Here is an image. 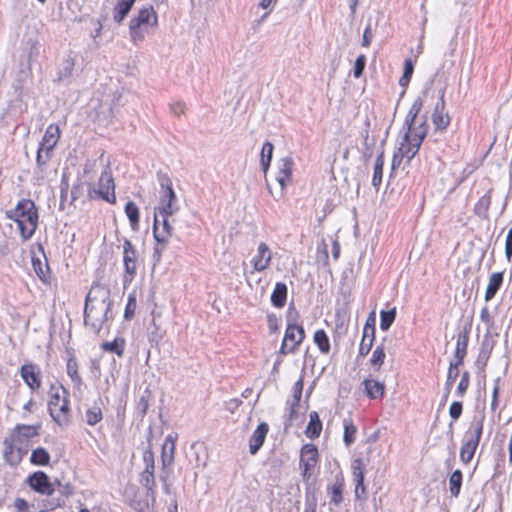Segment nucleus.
Listing matches in <instances>:
<instances>
[{
    "label": "nucleus",
    "instance_id": "1",
    "mask_svg": "<svg viewBox=\"0 0 512 512\" xmlns=\"http://www.w3.org/2000/svg\"><path fill=\"white\" fill-rule=\"evenodd\" d=\"M112 302L108 289L92 288L86 296L84 306V325L93 334L98 335L103 328H109Z\"/></svg>",
    "mask_w": 512,
    "mask_h": 512
},
{
    "label": "nucleus",
    "instance_id": "2",
    "mask_svg": "<svg viewBox=\"0 0 512 512\" xmlns=\"http://www.w3.org/2000/svg\"><path fill=\"white\" fill-rule=\"evenodd\" d=\"M422 106V99L416 98L403 124L404 135L400 143L399 152L401 157H406L408 160L418 153L421 143L428 133L426 117L423 116L418 119Z\"/></svg>",
    "mask_w": 512,
    "mask_h": 512
},
{
    "label": "nucleus",
    "instance_id": "3",
    "mask_svg": "<svg viewBox=\"0 0 512 512\" xmlns=\"http://www.w3.org/2000/svg\"><path fill=\"white\" fill-rule=\"evenodd\" d=\"M5 217L17 224L23 241L31 239L35 234L38 227L39 213L37 206L31 199H20L15 208L5 212Z\"/></svg>",
    "mask_w": 512,
    "mask_h": 512
},
{
    "label": "nucleus",
    "instance_id": "4",
    "mask_svg": "<svg viewBox=\"0 0 512 512\" xmlns=\"http://www.w3.org/2000/svg\"><path fill=\"white\" fill-rule=\"evenodd\" d=\"M484 426V417H474L469 429L465 433V439L460 449V460L468 464L474 457L480 443Z\"/></svg>",
    "mask_w": 512,
    "mask_h": 512
},
{
    "label": "nucleus",
    "instance_id": "5",
    "mask_svg": "<svg viewBox=\"0 0 512 512\" xmlns=\"http://www.w3.org/2000/svg\"><path fill=\"white\" fill-rule=\"evenodd\" d=\"M143 461L145 463V468L140 474L139 482L146 489L147 497H150L151 501L154 502L156 496V481L154 475L155 461L154 453L150 446L143 452Z\"/></svg>",
    "mask_w": 512,
    "mask_h": 512
},
{
    "label": "nucleus",
    "instance_id": "6",
    "mask_svg": "<svg viewBox=\"0 0 512 512\" xmlns=\"http://www.w3.org/2000/svg\"><path fill=\"white\" fill-rule=\"evenodd\" d=\"M318 461L319 453L317 446L312 443L304 444L300 451L299 462L300 468L302 469L301 475L304 481H308L311 478Z\"/></svg>",
    "mask_w": 512,
    "mask_h": 512
},
{
    "label": "nucleus",
    "instance_id": "7",
    "mask_svg": "<svg viewBox=\"0 0 512 512\" xmlns=\"http://www.w3.org/2000/svg\"><path fill=\"white\" fill-rule=\"evenodd\" d=\"M138 252L130 240L123 242L124 282H131L137 273Z\"/></svg>",
    "mask_w": 512,
    "mask_h": 512
},
{
    "label": "nucleus",
    "instance_id": "8",
    "mask_svg": "<svg viewBox=\"0 0 512 512\" xmlns=\"http://www.w3.org/2000/svg\"><path fill=\"white\" fill-rule=\"evenodd\" d=\"M26 483L35 492L41 495L52 496L55 492V484L50 481L44 471H36L28 476Z\"/></svg>",
    "mask_w": 512,
    "mask_h": 512
},
{
    "label": "nucleus",
    "instance_id": "9",
    "mask_svg": "<svg viewBox=\"0 0 512 512\" xmlns=\"http://www.w3.org/2000/svg\"><path fill=\"white\" fill-rule=\"evenodd\" d=\"M19 374L24 383L32 392L38 391L42 386V372L35 363L23 364L19 369Z\"/></svg>",
    "mask_w": 512,
    "mask_h": 512
},
{
    "label": "nucleus",
    "instance_id": "10",
    "mask_svg": "<svg viewBox=\"0 0 512 512\" xmlns=\"http://www.w3.org/2000/svg\"><path fill=\"white\" fill-rule=\"evenodd\" d=\"M61 389L63 390V393L65 394L62 397V402L59 404L58 407L52 408L51 412L49 413L53 421L59 425L62 428H66L71 423V409L69 406V399H68V392L66 389L61 386Z\"/></svg>",
    "mask_w": 512,
    "mask_h": 512
},
{
    "label": "nucleus",
    "instance_id": "11",
    "mask_svg": "<svg viewBox=\"0 0 512 512\" xmlns=\"http://www.w3.org/2000/svg\"><path fill=\"white\" fill-rule=\"evenodd\" d=\"M173 234V227L169 222V217H160L154 213L153 236L156 242L167 246L169 238Z\"/></svg>",
    "mask_w": 512,
    "mask_h": 512
},
{
    "label": "nucleus",
    "instance_id": "12",
    "mask_svg": "<svg viewBox=\"0 0 512 512\" xmlns=\"http://www.w3.org/2000/svg\"><path fill=\"white\" fill-rule=\"evenodd\" d=\"M94 192L104 201L110 204L116 203L115 184L110 171L105 170L102 172L99 179V189Z\"/></svg>",
    "mask_w": 512,
    "mask_h": 512
},
{
    "label": "nucleus",
    "instance_id": "13",
    "mask_svg": "<svg viewBox=\"0 0 512 512\" xmlns=\"http://www.w3.org/2000/svg\"><path fill=\"white\" fill-rule=\"evenodd\" d=\"M344 486V475L341 471H339L335 475L334 483L327 487V495L329 497L330 504L334 506H339L343 502Z\"/></svg>",
    "mask_w": 512,
    "mask_h": 512
},
{
    "label": "nucleus",
    "instance_id": "14",
    "mask_svg": "<svg viewBox=\"0 0 512 512\" xmlns=\"http://www.w3.org/2000/svg\"><path fill=\"white\" fill-rule=\"evenodd\" d=\"M445 90L440 91V97L435 105L434 112L432 114V122L436 129L444 130L450 123V117L444 113L445 109Z\"/></svg>",
    "mask_w": 512,
    "mask_h": 512
},
{
    "label": "nucleus",
    "instance_id": "15",
    "mask_svg": "<svg viewBox=\"0 0 512 512\" xmlns=\"http://www.w3.org/2000/svg\"><path fill=\"white\" fill-rule=\"evenodd\" d=\"M156 176L160 186L159 201H177L178 198L172 187V180L169 175L165 172L158 171Z\"/></svg>",
    "mask_w": 512,
    "mask_h": 512
},
{
    "label": "nucleus",
    "instance_id": "16",
    "mask_svg": "<svg viewBox=\"0 0 512 512\" xmlns=\"http://www.w3.org/2000/svg\"><path fill=\"white\" fill-rule=\"evenodd\" d=\"M269 426L266 422H261L249 439V452L251 455L257 454L260 448L263 446Z\"/></svg>",
    "mask_w": 512,
    "mask_h": 512
},
{
    "label": "nucleus",
    "instance_id": "17",
    "mask_svg": "<svg viewBox=\"0 0 512 512\" xmlns=\"http://www.w3.org/2000/svg\"><path fill=\"white\" fill-rule=\"evenodd\" d=\"M271 252L266 243L259 244L257 254L252 259V264L255 271H263L268 268L271 262Z\"/></svg>",
    "mask_w": 512,
    "mask_h": 512
},
{
    "label": "nucleus",
    "instance_id": "18",
    "mask_svg": "<svg viewBox=\"0 0 512 512\" xmlns=\"http://www.w3.org/2000/svg\"><path fill=\"white\" fill-rule=\"evenodd\" d=\"M293 165L294 161L291 157H284L279 161V169L276 180L281 186L282 191L286 188L287 184L291 180Z\"/></svg>",
    "mask_w": 512,
    "mask_h": 512
},
{
    "label": "nucleus",
    "instance_id": "19",
    "mask_svg": "<svg viewBox=\"0 0 512 512\" xmlns=\"http://www.w3.org/2000/svg\"><path fill=\"white\" fill-rule=\"evenodd\" d=\"M352 474L355 481V496L357 499L365 497L363 463L361 459L352 462Z\"/></svg>",
    "mask_w": 512,
    "mask_h": 512
},
{
    "label": "nucleus",
    "instance_id": "20",
    "mask_svg": "<svg viewBox=\"0 0 512 512\" xmlns=\"http://www.w3.org/2000/svg\"><path fill=\"white\" fill-rule=\"evenodd\" d=\"M469 342V331L464 329L457 335L456 347L454 352V363L455 365H462L464 358L467 354V347Z\"/></svg>",
    "mask_w": 512,
    "mask_h": 512
},
{
    "label": "nucleus",
    "instance_id": "21",
    "mask_svg": "<svg viewBox=\"0 0 512 512\" xmlns=\"http://www.w3.org/2000/svg\"><path fill=\"white\" fill-rule=\"evenodd\" d=\"M60 138V130L58 126L49 125L44 133L42 141L39 143L40 149L53 152L54 147L56 146L58 140Z\"/></svg>",
    "mask_w": 512,
    "mask_h": 512
},
{
    "label": "nucleus",
    "instance_id": "22",
    "mask_svg": "<svg viewBox=\"0 0 512 512\" xmlns=\"http://www.w3.org/2000/svg\"><path fill=\"white\" fill-rule=\"evenodd\" d=\"M19 443L17 441V435L6 437L3 441L4 452L3 456L5 461L11 466H17L20 463L19 454H15V445Z\"/></svg>",
    "mask_w": 512,
    "mask_h": 512
},
{
    "label": "nucleus",
    "instance_id": "23",
    "mask_svg": "<svg viewBox=\"0 0 512 512\" xmlns=\"http://www.w3.org/2000/svg\"><path fill=\"white\" fill-rule=\"evenodd\" d=\"M39 250L41 251V253L44 257V262L41 261V259L39 257H37L35 254H33L31 257L32 266H33V270L35 271V273L39 277V279L41 281H43L44 283H46V282H48L50 269H49L48 261L45 256L44 249H43L42 245H39Z\"/></svg>",
    "mask_w": 512,
    "mask_h": 512
},
{
    "label": "nucleus",
    "instance_id": "24",
    "mask_svg": "<svg viewBox=\"0 0 512 512\" xmlns=\"http://www.w3.org/2000/svg\"><path fill=\"white\" fill-rule=\"evenodd\" d=\"M174 453H175V440L171 435L167 436L163 445L161 452V462L163 471H167V469L174 462Z\"/></svg>",
    "mask_w": 512,
    "mask_h": 512
},
{
    "label": "nucleus",
    "instance_id": "25",
    "mask_svg": "<svg viewBox=\"0 0 512 512\" xmlns=\"http://www.w3.org/2000/svg\"><path fill=\"white\" fill-rule=\"evenodd\" d=\"M38 428L39 426L17 424L11 432V435H17V441L19 443L25 442L35 436H38Z\"/></svg>",
    "mask_w": 512,
    "mask_h": 512
},
{
    "label": "nucleus",
    "instance_id": "26",
    "mask_svg": "<svg viewBox=\"0 0 512 512\" xmlns=\"http://www.w3.org/2000/svg\"><path fill=\"white\" fill-rule=\"evenodd\" d=\"M288 294L287 285L283 282H277L271 294V303L276 308H282L286 304Z\"/></svg>",
    "mask_w": 512,
    "mask_h": 512
},
{
    "label": "nucleus",
    "instance_id": "27",
    "mask_svg": "<svg viewBox=\"0 0 512 512\" xmlns=\"http://www.w3.org/2000/svg\"><path fill=\"white\" fill-rule=\"evenodd\" d=\"M503 283V273L495 272L489 277L488 285L485 292V301L492 300Z\"/></svg>",
    "mask_w": 512,
    "mask_h": 512
},
{
    "label": "nucleus",
    "instance_id": "28",
    "mask_svg": "<svg viewBox=\"0 0 512 512\" xmlns=\"http://www.w3.org/2000/svg\"><path fill=\"white\" fill-rule=\"evenodd\" d=\"M362 385L364 386L366 395L371 399L382 397L384 395V383L372 378H366L362 382Z\"/></svg>",
    "mask_w": 512,
    "mask_h": 512
},
{
    "label": "nucleus",
    "instance_id": "29",
    "mask_svg": "<svg viewBox=\"0 0 512 512\" xmlns=\"http://www.w3.org/2000/svg\"><path fill=\"white\" fill-rule=\"evenodd\" d=\"M66 371L68 376L71 378L74 388L80 389L83 384V381L78 372L77 359L73 354H71L67 360Z\"/></svg>",
    "mask_w": 512,
    "mask_h": 512
},
{
    "label": "nucleus",
    "instance_id": "30",
    "mask_svg": "<svg viewBox=\"0 0 512 512\" xmlns=\"http://www.w3.org/2000/svg\"><path fill=\"white\" fill-rule=\"evenodd\" d=\"M309 417L310 419L305 430V435L310 439L318 438L322 431V422L316 411H312Z\"/></svg>",
    "mask_w": 512,
    "mask_h": 512
},
{
    "label": "nucleus",
    "instance_id": "31",
    "mask_svg": "<svg viewBox=\"0 0 512 512\" xmlns=\"http://www.w3.org/2000/svg\"><path fill=\"white\" fill-rule=\"evenodd\" d=\"M491 205V190L487 191L475 204L474 213L482 218L487 219L489 217V208Z\"/></svg>",
    "mask_w": 512,
    "mask_h": 512
},
{
    "label": "nucleus",
    "instance_id": "32",
    "mask_svg": "<svg viewBox=\"0 0 512 512\" xmlns=\"http://www.w3.org/2000/svg\"><path fill=\"white\" fill-rule=\"evenodd\" d=\"M153 17L154 23L157 24V14L153 7L143 8L139 11L138 15L130 20L134 26L141 27L142 25L149 24L150 18Z\"/></svg>",
    "mask_w": 512,
    "mask_h": 512
},
{
    "label": "nucleus",
    "instance_id": "33",
    "mask_svg": "<svg viewBox=\"0 0 512 512\" xmlns=\"http://www.w3.org/2000/svg\"><path fill=\"white\" fill-rule=\"evenodd\" d=\"M179 211V204L177 201H159V205L155 208V213L160 217H169Z\"/></svg>",
    "mask_w": 512,
    "mask_h": 512
},
{
    "label": "nucleus",
    "instance_id": "34",
    "mask_svg": "<svg viewBox=\"0 0 512 512\" xmlns=\"http://www.w3.org/2000/svg\"><path fill=\"white\" fill-rule=\"evenodd\" d=\"M136 0H118L114 11V20L121 23L129 14Z\"/></svg>",
    "mask_w": 512,
    "mask_h": 512
},
{
    "label": "nucleus",
    "instance_id": "35",
    "mask_svg": "<svg viewBox=\"0 0 512 512\" xmlns=\"http://www.w3.org/2000/svg\"><path fill=\"white\" fill-rule=\"evenodd\" d=\"M101 400L95 401L93 406L88 408L85 413V421L89 426H95L103 419V413L100 406Z\"/></svg>",
    "mask_w": 512,
    "mask_h": 512
},
{
    "label": "nucleus",
    "instance_id": "36",
    "mask_svg": "<svg viewBox=\"0 0 512 512\" xmlns=\"http://www.w3.org/2000/svg\"><path fill=\"white\" fill-rule=\"evenodd\" d=\"M126 341L122 337H116L113 341L103 342L101 348L106 352L115 353L118 357H122L125 351Z\"/></svg>",
    "mask_w": 512,
    "mask_h": 512
},
{
    "label": "nucleus",
    "instance_id": "37",
    "mask_svg": "<svg viewBox=\"0 0 512 512\" xmlns=\"http://www.w3.org/2000/svg\"><path fill=\"white\" fill-rule=\"evenodd\" d=\"M125 213L130 222L131 228L136 231L139 228L140 213L138 206L133 201H128L125 205Z\"/></svg>",
    "mask_w": 512,
    "mask_h": 512
},
{
    "label": "nucleus",
    "instance_id": "38",
    "mask_svg": "<svg viewBox=\"0 0 512 512\" xmlns=\"http://www.w3.org/2000/svg\"><path fill=\"white\" fill-rule=\"evenodd\" d=\"M313 341L322 354H328L330 352V340L325 330H317L314 333Z\"/></svg>",
    "mask_w": 512,
    "mask_h": 512
},
{
    "label": "nucleus",
    "instance_id": "39",
    "mask_svg": "<svg viewBox=\"0 0 512 512\" xmlns=\"http://www.w3.org/2000/svg\"><path fill=\"white\" fill-rule=\"evenodd\" d=\"M344 435L343 441L347 447L355 442L357 427L354 425L351 418H345L343 420Z\"/></svg>",
    "mask_w": 512,
    "mask_h": 512
},
{
    "label": "nucleus",
    "instance_id": "40",
    "mask_svg": "<svg viewBox=\"0 0 512 512\" xmlns=\"http://www.w3.org/2000/svg\"><path fill=\"white\" fill-rule=\"evenodd\" d=\"M30 461L33 465L46 466L50 463V454L45 448L38 447L32 451Z\"/></svg>",
    "mask_w": 512,
    "mask_h": 512
},
{
    "label": "nucleus",
    "instance_id": "41",
    "mask_svg": "<svg viewBox=\"0 0 512 512\" xmlns=\"http://www.w3.org/2000/svg\"><path fill=\"white\" fill-rule=\"evenodd\" d=\"M273 151H274V145L271 142L266 141L263 144V147L261 150V167H262V170L264 173H267V171L270 167L271 160L273 157Z\"/></svg>",
    "mask_w": 512,
    "mask_h": 512
},
{
    "label": "nucleus",
    "instance_id": "42",
    "mask_svg": "<svg viewBox=\"0 0 512 512\" xmlns=\"http://www.w3.org/2000/svg\"><path fill=\"white\" fill-rule=\"evenodd\" d=\"M383 157L384 152H381L375 162L374 165V173L372 178V185L375 187L376 191L380 189L383 177Z\"/></svg>",
    "mask_w": 512,
    "mask_h": 512
},
{
    "label": "nucleus",
    "instance_id": "43",
    "mask_svg": "<svg viewBox=\"0 0 512 512\" xmlns=\"http://www.w3.org/2000/svg\"><path fill=\"white\" fill-rule=\"evenodd\" d=\"M413 72H414V62L410 58L405 59L404 66H403V74H402L401 78L399 79V85L404 90L409 85V82L412 78Z\"/></svg>",
    "mask_w": 512,
    "mask_h": 512
},
{
    "label": "nucleus",
    "instance_id": "44",
    "mask_svg": "<svg viewBox=\"0 0 512 512\" xmlns=\"http://www.w3.org/2000/svg\"><path fill=\"white\" fill-rule=\"evenodd\" d=\"M462 479H463L462 472L460 470H458V469L455 470L450 475V478H449V491H450L452 496L458 497V495L460 493V490H461Z\"/></svg>",
    "mask_w": 512,
    "mask_h": 512
},
{
    "label": "nucleus",
    "instance_id": "45",
    "mask_svg": "<svg viewBox=\"0 0 512 512\" xmlns=\"http://www.w3.org/2000/svg\"><path fill=\"white\" fill-rule=\"evenodd\" d=\"M149 499L150 497H147V495L145 497H139L136 495L130 501V506L136 512H151Z\"/></svg>",
    "mask_w": 512,
    "mask_h": 512
},
{
    "label": "nucleus",
    "instance_id": "46",
    "mask_svg": "<svg viewBox=\"0 0 512 512\" xmlns=\"http://www.w3.org/2000/svg\"><path fill=\"white\" fill-rule=\"evenodd\" d=\"M459 366L460 365H455L454 363H450V365H449L447 379H446V383H445V390H446L445 399L447 398V395L450 393L451 388L454 384V381L456 380V378L459 375V370H458Z\"/></svg>",
    "mask_w": 512,
    "mask_h": 512
},
{
    "label": "nucleus",
    "instance_id": "47",
    "mask_svg": "<svg viewBox=\"0 0 512 512\" xmlns=\"http://www.w3.org/2000/svg\"><path fill=\"white\" fill-rule=\"evenodd\" d=\"M384 363V346L379 345L373 351L370 359V364L374 367L375 371H379L382 364Z\"/></svg>",
    "mask_w": 512,
    "mask_h": 512
},
{
    "label": "nucleus",
    "instance_id": "48",
    "mask_svg": "<svg viewBox=\"0 0 512 512\" xmlns=\"http://www.w3.org/2000/svg\"><path fill=\"white\" fill-rule=\"evenodd\" d=\"M303 387H304V382H303V379L300 378L299 380H297L295 382V384L293 386V400L287 401V405L299 407L302 393H303Z\"/></svg>",
    "mask_w": 512,
    "mask_h": 512
},
{
    "label": "nucleus",
    "instance_id": "49",
    "mask_svg": "<svg viewBox=\"0 0 512 512\" xmlns=\"http://www.w3.org/2000/svg\"><path fill=\"white\" fill-rule=\"evenodd\" d=\"M303 387H304V382H303V379L300 378L299 380H297L295 382V384L293 386V400L287 401V405L299 407L302 393H303Z\"/></svg>",
    "mask_w": 512,
    "mask_h": 512
},
{
    "label": "nucleus",
    "instance_id": "50",
    "mask_svg": "<svg viewBox=\"0 0 512 512\" xmlns=\"http://www.w3.org/2000/svg\"><path fill=\"white\" fill-rule=\"evenodd\" d=\"M303 387H304V382H303V379L300 378L299 380H297L295 382V384L293 386V400L287 401V405L299 407L302 393H303Z\"/></svg>",
    "mask_w": 512,
    "mask_h": 512
},
{
    "label": "nucleus",
    "instance_id": "51",
    "mask_svg": "<svg viewBox=\"0 0 512 512\" xmlns=\"http://www.w3.org/2000/svg\"><path fill=\"white\" fill-rule=\"evenodd\" d=\"M64 504L63 499H51V500H43L42 503L38 507L39 512H46L56 509Z\"/></svg>",
    "mask_w": 512,
    "mask_h": 512
},
{
    "label": "nucleus",
    "instance_id": "52",
    "mask_svg": "<svg viewBox=\"0 0 512 512\" xmlns=\"http://www.w3.org/2000/svg\"><path fill=\"white\" fill-rule=\"evenodd\" d=\"M136 307H137L136 297L134 295L130 294L128 296V300H127L125 311H124V318L126 320H130L134 317Z\"/></svg>",
    "mask_w": 512,
    "mask_h": 512
},
{
    "label": "nucleus",
    "instance_id": "53",
    "mask_svg": "<svg viewBox=\"0 0 512 512\" xmlns=\"http://www.w3.org/2000/svg\"><path fill=\"white\" fill-rule=\"evenodd\" d=\"M53 152H48L46 150L38 148L37 155H36V164L38 168L43 170V167L47 165V163L50 161L52 157Z\"/></svg>",
    "mask_w": 512,
    "mask_h": 512
},
{
    "label": "nucleus",
    "instance_id": "54",
    "mask_svg": "<svg viewBox=\"0 0 512 512\" xmlns=\"http://www.w3.org/2000/svg\"><path fill=\"white\" fill-rule=\"evenodd\" d=\"M470 385V374L468 371H464L461 375L460 382L457 386V393L459 396H463Z\"/></svg>",
    "mask_w": 512,
    "mask_h": 512
},
{
    "label": "nucleus",
    "instance_id": "55",
    "mask_svg": "<svg viewBox=\"0 0 512 512\" xmlns=\"http://www.w3.org/2000/svg\"><path fill=\"white\" fill-rule=\"evenodd\" d=\"M365 65H366V57L364 54H361L356 58L355 63H354L353 76L355 78H359L363 74Z\"/></svg>",
    "mask_w": 512,
    "mask_h": 512
},
{
    "label": "nucleus",
    "instance_id": "56",
    "mask_svg": "<svg viewBox=\"0 0 512 512\" xmlns=\"http://www.w3.org/2000/svg\"><path fill=\"white\" fill-rule=\"evenodd\" d=\"M74 63L71 60H66L63 63L62 68L58 72V80L62 81L65 78H69L72 75Z\"/></svg>",
    "mask_w": 512,
    "mask_h": 512
},
{
    "label": "nucleus",
    "instance_id": "57",
    "mask_svg": "<svg viewBox=\"0 0 512 512\" xmlns=\"http://www.w3.org/2000/svg\"><path fill=\"white\" fill-rule=\"evenodd\" d=\"M69 190L68 175L63 173L61 178V191H60V207L63 208L65 201L67 200Z\"/></svg>",
    "mask_w": 512,
    "mask_h": 512
},
{
    "label": "nucleus",
    "instance_id": "58",
    "mask_svg": "<svg viewBox=\"0 0 512 512\" xmlns=\"http://www.w3.org/2000/svg\"><path fill=\"white\" fill-rule=\"evenodd\" d=\"M54 484L58 487L61 496L69 497L74 493V487L69 482L63 484L61 481L55 480Z\"/></svg>",
    "mask_w": 512,
    "mask_h": 512
},
{
    "label": "nucleus",
    "instance_id": "59",
    "mask_svg": "<svg viewBox=\"0 0 512 512\" xmlns=\"http://www.w3.org/2000/svg\"><path fill=\"white\" fill-rule=\"evenodd\" d=\"M296 331H297V324L288 323L283 341H285L286 343L288 341H290V342H292V344H295V341H297V338H298L296 336Z\"/></svg>",
    "mask_w": 512,
    "mask_h": 512
},
{
    "label": "nucleus",
    "instance_id": "60",
    "mask_svg": "<svg viewBox=\"0 0 512 512\" xmlns=\"http://www.w3.org/2000/svg\"><path fill=\"white\" fill-rule=\"evenodd\" d=\"M54 390V386L52 385L51 386V394H50V399L48 401V411L49 413L51 412V409L52 408H56L59 406V404L62 402V398L59 394V391L56 390L55 392H53Z\"/></svg>",
    "mask_w": 512,
    "mask_h": 512
},
{
    "label": "nucleus",
    "instance_id": "61",
    "mask_svg": "<svg viewBox=\"0 0 512 512\" xmlns=\"http://www.w3.org/2000/svg\"><path fill=\"white\" fill-rule=\"evenodd\" d=\"M374 342H371V340H365L362 338L359 346V354L357 356V361H359L360 358H364L368 353L370 352Z\"/></svg>",
    "mask_w": 512,
    "mask_h": 512
},
{
    "label": "nucleus",
    "instance_id": "62",
    "mask_svg": "<svg viewBox=\"0 0 512 512\" xmlns=\"http://www.w3.org/2000/svg\"><path fill=\"white\" fill-rule=\"evenodd\" d=\"M462 411H463V406H462L461 402L455 401L450 405L449 414H450V417L454 421H456L460 418Z\"/></svg>",
    "mask_w": 512,
    "mask_h": 512
},
{
    "label": "nucleus",
    "instance_id": "63",
    "mask_svg": "<svg viewBox=\"0 0 512 512\" xmlns=\"http://www.w3.org/2000/svg\"><path fill=\"white\" fill-rule=\"evenodd\" d=\"M14 507L16 509V512H31L29 503L23 498H16L14 501Z\"/></svg>",
    "mask_w": 512,
    "mask_h": 512
},
{
    "label": "nucleus",
    "instance_id": "64",
    "mask_svg": "<svg viewBox=\"0 0 512 512\" xmlns=\"http://www.w3.org/2000/svg\"><path fill=\"white\" fill-rule=\"evenodd\" d=\"M505 255L510 260L512 257V228L508 230L505 242Z\"/></svg>",
    "mask_w": 512,
    "mask_h": 512
}]
</instances>
